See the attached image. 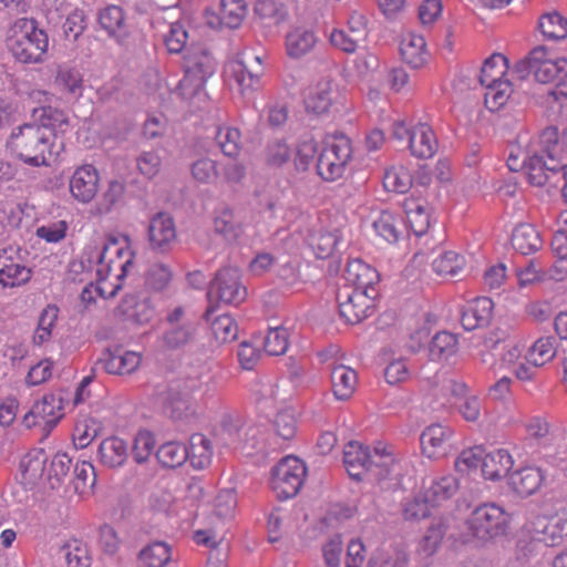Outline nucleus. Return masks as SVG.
<instances>
[{"mask_svg":"<svg viewBox=\"0 0 567 567\" xmlns=\"http://www.w3.org/2000/svg\"><path fill=\"white\" fill-rule=\"evenodd\" d=\"M539 144L547 159L536 151H511L507 166L513 172L524 169L528 182L534 186H543L551 179L556 184L563 174L560 167L567 166L561 163L567 155V126L561 132L554 126L545 128L539 136Z\"/></svg>","mask_w":567,"mask_h":567,"instance_id":"nucleus-3","label":"nucleus"},{"mask_svg":"<svg viewBox=\"0 0 567 567\" xmlns=\"http://www.w3.org/2000/svg\"><path fill=\"white\" fill-rule=\"evenodd\" d=\"M307 467L296 456L284 457L271 471V488L279 498L293 497L300 491Z\"/></svg>","mask_w":567,"mask_h":567,"instance_id":"nucleus-11","label":"nucleus"},{"mask_svg":"<svg viewBox=\"0 0 567 567\" xmlns=\"http://www.w3.org/2000/svg\"><path fill=\"white\" fill-rule=\"evenodd\" d=\"M533 530L534 538L538 542L547 546L558 545L567 536V517L565 515L537 517Z\"/></svg>","mask_w":567,"mask_h":567,"instance_id":"nucleus-25","label":"nucleus"},{"mask_svg":"<svg viewBox=\"0 0 567 567\" xmlns=\"http://www.w3.org/2000/svg\"><path fill=\"white\" fill-rule=\"evenodd\" d=\"M95 483L96 474L93 464L87 461L78 462L74 466L73 480L75 492L81 496L89 495Z\"/></svg>","mask_w":567,"mask_h":567,"instance_id":"nucleus-51","label":"nucleus"},{"mask_svg":"<svg viewBox=\"0 0 567 567\" xmlns=\"http://www.w3.org/2000/svg\"><path fill=\"white\" fill-rule=\"evenodd\" d=\"M377 296L364 290H352L351 287L340 289L337 296L340 317L347 323H360L373 313Z\"/></svg>","mask_w":567,"mask_h":567,"instance_id":"nucleus-13","label":"nucleus"},{"mask_svg":"<svg viewBox=\"0 0 567 567\" xmlns=\"http://www.w3.org/2000/svg\"><path fill=\"white\" fill-rule=\"evenodd\" d=\"M513 464V457L507 450L485 452L481 472L485 480L498 481L508 474Z\"/></svg>","mask_w":567,"mask_h":567,"instance_id":"nucleus-34","label":"nucleus"},{"mask_svg":"<svg viewBox=\"0 0 567 567\" xmlns=\"http://www.w3.org/2000/svg\"><path fill=\"white\" fill-rule=\"evenodd\" d=\"M409 150L417 158H431L439 148V142L432 126L420 122L411 127Z\"/></svg>","mask_w":567,"mask_h":567,"instance_id":"nucleus-23","label":"nucleus"},{"mask_svg":"<svg viewBox=\"0 0 567 567\" xmlns=\"http://www.w3.org/2000/svg\"><path fill=\"white\" fill-rule=\"evenodd\" d=\"M214 229L227 241L237 240L241 234V227L237 221L233 209L229 207H220L216 210L214 217Z\"/></svg>","mask_w":567,"mask_h":567,"instance_id":"nucleus-47","label":"nucleus"},{"mask_svg":"<svg viewBox=\"0 0 567 567\" xmlns=\"http://www.w3.org/2000/svg\"><path fill=\"white\" fill-rule=\"evenodd\" d=\"M371 450L357 441L349 442L343 450V463L348 474L357 480L369 470Z\"/></svg>","mask_w":567,"mask_h":567,"instance_id":"nucleus-30","label":"nucleus"},{"mask_svg":"<svg viewBox=\"0 0 567 567\" xmlns=\"http://www.w3.org/2000/svg\"><path fill=\"white\" fill-rule=\"evenodd\" d=\"M383 186L389 192L404 194L412 186V175L402 164L392 165L384 172Z\"/></svg>","mask_w":567,"mask_h":567,"instance_id":"nucleus-48","label":"nucleus"},{"mask_svg":"<svg viewBox=\"0 0 567 567\" xmlns=\"http://www.w3.org/2000/svg\"><path fill=\"white\" fill-rule=\"evenodd\" d=\"M164 44L169 53H181L189 40L186 24L182 21L173 22L163 35Z\"/></svg>","mask_w":567,"mask_h":567,"instance_id":"nucleus-52","label":"nucleus"},{"mask_svg":"<svg viewBox=\"0 0 567 567\" xmlns=\"http://www.w3.org/2000/svg\"><path fill=\"white\" fill-rule=\"evenodd\" d=\"M330 379L332 392L337 400L347 401L353 395L358 383V375L352 368L331 363Z\"/></svg>","mask_w":567,"mask_h":567,"instance_id":"nucleus-31","label":"nucleus"},{"mask_svg":"<svg viewBox=\"0 0 567 567\" xmlns=\"http://www.w3.org/2000/svg\"><path fill=\"white\" fill-rule=\"evenodd\" d=\"M12 247L0 251V287L2 289L16 288L27 284L31 278V270L20 262L13 261Z\"/></svg>","mask_w":567,"mask_h":567,"instance_id":"nucleus-20","label":"nucleus"},{"mask_svg":"<svg viewBox=\"0 0 567 567\" xmlns=\"http://www.w3.org/2000/svg\"><path fill=\"white\" fill-rule=\"evenodd\" d=\"M213 138L225 156L238 155L241 147V134L237 127L221 124L214 128Z\"/></svg>","mask_w":567,"mask_h":567,"instance_id":"nucleus-42","label":"nucleus"},{"mask_svg":"<svg viewBox=\"0 0 567 567\" xmlns=\"http://www.w3.org/2000/svg\"><path fill=\"white\" fill-rule=\"evenodd\" d=\"M402 60L412 69L423 68L430 60V52L423 35L408 32L400 43Z\"/></svg>","mask_w":567,"mask_h":567,"instance_id":"nucleus-26","label":"nucleus"},{"mask_svg":"<svg viewBox=\"0 0 567 567\" xmlns=\"http://www.w3.org/2000/svg\"><path fill=\"white\" fill-rule=\"evenodd\" d=\"M213 296L229 305H237L245 299L246 289L240 284L237 268L225 267L218 271L208 291V297Z\"/></svg>","mask_w":567,"mask_h":567,"instance_id":"nucleus-15","label":"nucleus"},{"mask_svg":"<svg viewBox=\"0 0 567 567\" xmlns=\"http://www.w3.org/2000/svg\"><path fill=\"white\" fill-rule=\"evenodd\" d=\"M237 507V497L233 488L221 489L214 502V517L212 525L194 532L193 539L197 545L216 548L224 539V522L231 518Z\"/></svg>","mask_w":567,"mask_h":567,"instance_id":"nucleus-8","label":"nucleus"},{"mask_svg":"<svg viewBox=\"0 0 567 567\" xmlns=\"http://www.w3.org/2000/svg\"><path fill=\"white\" fill-rule=\"evenodd\" d=\"M274 431L277 437L282 441H290L297 433V420L291 411L279 412L272 422Z\"/></svg>","mask_w":567,"mask_h":567,"instance_id":"nucleus-61","label":"nucleus"},{"mask_svg":"<svg viewBox=\"0 0 567 567\" xmlns=\"http://www.w3.org/2000/svg\"><path fill=\"white\" fill-rule=\"evenodd\" d=\"M147 235L152 249L161 252L172 250L177 238L173 217L166 213L153 216L148 224Z\"/></svg>","mask_w":567,"mask_h":567,"instance_id":"nucleus-17","label":"nucleus"},{"mask_svg":"<svg viewBox=\"0 0 567 567\" xmlns=\"http://www.w3.org/2000/svg\"><path fill=\"white\" fill-rule=\"evenodd\" d=\"M44 455L39 453L38 456L32 457L27 455L20 462V470L22 475V483L27 486L34 485L38 480L42 477L44 471Z\"/></svg>","mask_w":567,"mask_h":567,"instance_id":"nucleus-58","label":"nucleus"},{"mask_svg":"<svg viewBox=\"0 0 567 567\" xmlns=\"http://www.w3.org/2000/svg\"><path fill=\"white\" fill-rule=\"evenodd\" d=\"M337 91L331 81L321 80L310 91L305 100L306 110L320 115L329 111L336 100Z\"/></svg>","mask_w":567,"mask_h":567,"instance_id":"nucleus-32","label":"nucleus"},{"mask_svg":"<svg viewBox=\"0 0 567 567\" xmlns=\"http://www.w3.org/2000/svg\"><path fill=\"white\" fill-rule=\"evenodd\" d=\"M7 45L22 63H41L49 48L48 34L29 19H19L10 29Z\"/></svg>","mask_w":567,"mask_h":567,"instance_id":"nucleus-4","label":"nucleus"},{"mask_svg":"<svg viewBox=\"0 0 567 567\" xmlns=\"http://www.w3.org/2000/svg\"><path fill=\"white\" fill-rule=\"evenodd\" d=\"M464 257L455 251H444L432 262L433 270L440 276H455L464 267Z\"/></svg>","mask_w":567,"mask_h":567,"instance_id":"nucleus-54","label":"nucleus"},{"mask_svg":"<svg viewBox=\"0 0 567 567\" xmlns=\"http://www.w3.org/2000/svg\"><path fill=\"white\" fill-rule=\"evenodd\" d=\"M512 246L517 252L529 255L542 248L543 240L534 226L520 224L513 230Z\"/></svg>","mask_w":567,"mask_h":567,"instance_id":"nucleus-39","label":"nucleus"},{"mask_svg":"<svg viewBox=\"0 0 567 567\" xmlns=\"http://www.w3.org/2000/svg\"><path fill=\"white\" fill-rule=\"evenodd\" d=\"M63 415V399L60 394H45L35 402L24 420L32 417L33 425L54 426Z\"/></svg>","mask_w":567,"mask_h":567,"instance_id":"nucleus-21","label":"nucleus"},{"mask_svg":"<svg viewBox=\"0 0 567 567\" xmlns=\"http://www.w3.org/2000/svg\"><path fill=\"white\" fill-rule=\"evenodd\" d=\"M195 328L192 324L172 326L159 339L164 349H176L188 343L194 337Z\"/></svg>","mask_w":567,"mask_h":567,"instance_id":"nucleus-53","label":"nucleus"},{"mask_svg":"<svg viewBox=\"0 0 567 567\" xmlns=\"http://www.w3.org/2000/svg\"><path fill=\"white\" fill-rule=\"evenodd\" d=\"M352 154L351 141L346 135L327 137L318 155V175L326 182H334L341 178L348 169Z\"/></svg>","mask_w":567,"mask_h":567,"instance_id":"nucleus-7","label":"nucleus"},{"mask_svg":"<svg viewBox=\"0 0 567 567\" xmlns=\"http://www.w3.org/2000/svg\"><path fill=\"white\" fill-rule=\"evenodd\" d=\"M100 176L92 165H83L75 169L70 179V192L80 203L87 204L96 195Z\"/></svg>","mask_w":567,"mask_h":567,"instance_id":"nucleus-18","label":"nucleus"},{"mask_svg":"<svg viewBox=\"0 0 567 567\" xmlns=\"http://www.w3.org/2000/svg\"><path fill=\"white\" fill-rule=\"evenodd\" d=\"M372 227L380 238L389 244H393L402 236L404 223L401 216L390 210H383L373 220Z\"/></svg>","mask_w":567,"mask_h":567,"instance_id":"nucleus-37","label":"nucleus"},{"mask_svg":"<svg viewBox=\"0 0 567 567\" xmlns=\"http://www.w3.org/2000/svg\"><path fill=\"white\" fill-rule=\"evenodd\" d=\"M395 462L393 452L384 443L379 442L371 451L368 472L378 478H385L394 471Z\"/></svg>","mask_w":567,"mask_h":567,"instance_id":"nucleus-44","label":"nucleus"},{"mask_svg":"<svg viewBox=\"0 0 567 567\" xmlns=\"http://www.w3.org/2000/svg\"><path fill=\"white\" fill-rule=\"evenodd\" d=\"M458 340L455 334L441 331L431 340L429 355L432 361H442L451 358L457 352Z\"/></svg>","mask_w":567,"mask_h":567,"instance_id":"nucleus-46","label":"nucleus"},{"mask_svg":"<svg viewBox=\"0 0 567 567\" xmlns=\"http://www.w3.org/2000/svg\"><path fill=\"white\" fill-rule=\"evenodd\" d=\"M210 329L215 339L220 343L234 341L238 334V327L228 315L218 316L213 320Z\"/></svg>","mask_w":567,"mask_h":567,"instance_id":"nucleus-59","label":"nucleus"},{"mask_svg":"<svg viewBox=\"0 0 567 567\" xmlns=\"http://www.w3.org/2000/svg\"><path fill=\"white\" fill-rule=\"evenodd\" d=\"M142 362V354L136 351L116 347L103 352L97 365L109 374H131Z\"/></svg>","mask_w":567,"mask_h":567,"instance_id":"nucleus-16","label":"nucleus"},{"mask_svg":"<svg viewBox=\"0 0 567 567\" xmlns=\"http://www.w3.org/2000/svg\"><path fill=\"white\" fill-rule=\"evenodd\" d=\"M156 458L165 467L181 466L188 458L187 446L175 441L164 443L157 450Z\"/></svg>","mask_w":567,"mask_h":567,"instance_id":"nucleus-50","label":"nucleus"},{"mask_svg":"<svg viewBox=\"0 0 567 567\" xmlns=\"http://www.w3.org/2000/svg\"><path fill=\"white\" fill-rule=\"evenodd\" d=\"M184 76L178 89L184 99H193L204 90L206 81L216 71V61L203 47L192 45L184 56Z\"/></svg>","mask_w":567,"mask_h":567,"instance_id":"nucleus-6","label":"nucleus"},{"mask_svg":"<svg viewBox=\"0 0 567 567\" xmlns=\"http://www.w3.org/2000/svg\"><path fill=\"white\" fill-rule=\"evenodd\" d=\"M344 278L349 285L348 287H351L352 290L378 293L375 286L380 280L379 272L361 259H352L348 262Z\"/></svg>","mask_w":567,"mask_h":567,"instance_id":"nucleus-19","label":"nucleus"},{"mask_svg":"<svg viewBox=\"0 0 567 567\" xmlns=\"http://www.w3.org/2000/svg\"><path fill=\"white\" fill-rule=\"evenodd\" d=\"M225 74L236 82L241 94L255 91L262 74L261 58L251 53L239 54L225 65Z\"/></svg>","mask_w":567,"mask_h":567,"instance_id":"nucleus-14","label":"nucleus"},{"mask_svg":"<svg viewBox=\"0 0 567 567\" xmlns=\"http://www.w3.org/2000/svg\"><path fill=\"white\" fill-rule=\"evenodd\" d=\"M458 489L457 478L451 474L441 475L431 481L423 494L431 506L439 507L450 501Z\"/></svg>","mask_w":567,"mask_h":567,"instance_id":"nucleus-33","label":"nucleus"},{"mask_svg":"<svg viewBox=\"0 0 567 567\" xmlns=\"http://www.w3.org/2000/svg\"><path fill=\"white\" fill-rule=\"evenodd\" d=\"M318 43L316 32L305 25L292 27L285 37V50L289 58L298 60L311 53Z\"/></svg>","mask_w":567,"mask_h":567,"instance_id":"nucleus-22","label":"nucleus"},{"mask_svg":"<svg viewBox=\"0 0 567 567\" xmlns=\"http://www.w3.org/2000/svg\"><path fill=\"white\" fill-rule=\"evenodd\" d=\"M453 430L440 423L426 426L420 437L423 453L430 458L445 455Z\"/></svg>","mask_w":567,"mask_h":567,"instance_id":"nucleus-24","label":"nucleus"},{"mask_svg":"<svg viewBox=\"0 0 567 567\" xmlns=\"http://www.w3.org/2000/svg\"><path fill=\"white\" fill-rule=\"evenodd\" d=\"M56 84L74 96L82 94V75L80 71L73 68H61L58 71Z\"/></svg>","mask_w":567,"mask_h":567,"instance_id":"nucleus-64","label":"nucleus"},{"mask_svg":"<svg viewBox=\"0 0 567 567\" xmlns=\"http://www.w3.org/2000/svg\"><path fill=\"white\" fill-rule=\"evenodd\" d=\"M63 551L68 567H90L92 564V554L86 543L81 539H69Z\"/></svg>","mask_w":567,"mask_h":567,"instance_id":"nucleus-49","label":"nucleus"},{"mask_svg":"<svg viewBox=\"0 0 567 567\" xmlns=\"http://www.w3.org/2000/svg\"><path fill=\"white\" fill-rule=\"evenodd\" d=\"M128 455V447L124 440L117 436L104 439L99 446V457L103 465L115 468L122 466Z\"/></svg>","mask_w":567,"mask_h":567,"instance_id":"nucleus-36","label":"nucleus"},{"mask_svg":"<svg viewBox=\"0 0 567 567\" xmlns=\"http://www.w3.org/2000/svg\"><path fill=\"white\" fill-rule=\"evenodd\" d=\"M557 353V340L554 336L539 337L527 350L526 360L539 368L550 362Z\"/></svg>","mask_w":567,"mask_h":567,"instance_id":"nucleus-41","label":"nucleus"},{"mask_svg":"<svg viewBox=\"0 0 567 567\" xmlns=\"http://www.w3.org/2000/svg\"><path fill=\"white\" fill-rule=\"evenodd\" d=\"M156 445L155 436L147 430L138 431L133 441L132 454L136 463L143 464L148 461Z\"/></svg>","mask_w":567,"mask_h":567,"instance_id":"nucleus-57","label":"nucleus"},{"mask_svg":"<svg viewBox=\"0 0 567 567\" xmlns=\"http://www.w3.org/2000/svg\"><path fill=\"white\" fill-rule=\"evenodd\" d=\"M409 557L403 549L379 553L369 560L368 567H408Z\"/></svg>","mask_w":567,"mask_h":567,"instance_id":"nucleus-63","label":"nucleus"},{"mask_svg":"<svg viewBox=\"0 0 567 567\" xmlns=\"http://www.w3.org/2000/svg\"><path fill=\"white\" fill-rule=\"evenodd\" d=\"M260 430L254 424H247L238 414H227L223 417L218 437L223 444L231 449L256 447Z\"/></svg>","mask_w":567,"mask_h":567,"instance_id":"nucleus-12","label":"nucleus"},{"mask_svg":"<svg viewBox=\"0 0 567 567\" xmlns=\"http://www.w3.org/2000/svg\"><path fill=\"white\" fill-rule=\"evenodd\" d=\"M188 458L194 468L202 470L207 467L213 457V447L210 441L200 433L190 436L187 446Z\"/></svg>","mask_w":567,"mask_h":567,"instance_id":"nucleus-43","label":"nucleus"},{"mask_svg":"<svg viewBox=\"0 0 567 567\" xmlns=\"http://www.w3.org/2000/svg\"><path fill=\"white\" fill-rule=\"evenodd\" d=\"M408 224L416 236L424 235L430 227L427 204L422 198L409 197L403 202Z\"/></svg>","mask_w":567,"mask_h":567,"instance_id":"nucleus-35","label":"nucleus"},{"mask_svg":"<svg viewBox=\"0 0 567 567\" xmlns=\"http://www.w3.org/2000/svg\"><path fill=\"white\" fill-rule=\"evenodd\" d=\"M538 29L547 40H564L567 38V18L557 11L544 13L539 18Z\"/></svg>","mask_w":567,"mask_h":567,"instance_id":"nucleus-45","label":"nucleus"},{"mask_svg":"<svg viewBox=\"0 0 567 567\" xmlns=\"http://www.w3.org/2000/svg\"><path fill=\"white\" fill-rule=\"evenodd\" d=\"M101 430L100 423L91 417H84L75 423L73 442L76 447L85 449L97 436Z\"/></svg>","mask_w":567,"mask_h":567,"instance_id":"nucleus-56","label":"nucleus"},{"mask_svg":"<svg viewBox=\"0 0 567 567\" xmlns=\"http://www.w3.org/2000/svg\"><path fill=\"white\" fill-rule=\"evenodd\" d=\"M134 258L135 252L130 236L111 235L104 243L86 244L79 259L70 262L69 276L73 281H90V284L95 278L94 290L104 299L112 298L134 268Z\"/></svg>","mask_w":567,"mask_h":567,"instance_id":"nucleus-1","label":"nucleus"},{"mask_svg":"<svg viewBox=\"0 0 567 567\" xmlns=\"http://www.w3.org/2000/svg\"><path fill=\"white\" fill-rule=\"evenodd\" d=\"M507 71L508 60L501 53L492 54L483 63L480 82L486 90L484 100L491 111L504 106L513 93L512 83L504 79Z\"/></svg>","mask_w":567,"mask_h":567,"instance_id":"nucleus-5","label":"nucleus"},{"mask_svg":"<svg viewBox=\"0 0 567 567\" xmlns=\"http://www.w3.org/2000/svg\"><path fill=\"white\" fill-rule=\"evenodd\" d=\"M509 523L511 515L494 503L477 506L467 520L473 536L482 540L505 535Z\"/></svg>","mask_w":567,"mask_h":567,"instance_id":"nucleus-9","label":"nucleus"},{"mask_svg":"<svg viewBox=\"0 0 567 567\" xmlns=\"http://www.w3.org/2000/svg\"><path fill=\"white\" fill-rule=\"evenodd\" d=\"M493 301L487 297L476 298L462 311L461 324L466 331L486 326L492 318Z\"/></svg>","mask_w":567,"mask_h":567,"instance_id":"nucleus-29","label":"nucleus"},{"mask_svg":"<svg viewBox=\"0 0 567 567\" xmlns=\"http://www.w3.org/2000/svg\"><path fill=\"white\" fill-rule=\"evenodd\" d=\"M58 316L59 309L56 306L49 305L42 310L39 318L38 328L33 336V341L35 344H43L51 338L52 329L55 326Z\"/></svg>","mask_w":567,"mask_h":567,"instance_id":"nucleus-55","label":"nucleus"},{"mask_svg":"<svg viewBox=\"0 0 567 567\" xmlns=\"http://www.w3.org/2000/svg\"><path fill=\"white\" fill-rule=\"evenodd\" d=\"M173 558V549L165 542H153L138 554L141 567H166Z\"/></svg>","mask_w":567,"mask_h":567,"instance_id":"nucleus-40","label":"nucleus"},{"mask_svg":"<svg viewBox=\"0 0 567 567\" xmlns=\"http://www.w3.org/2000/svg\"><path fill=\"white\" fill-rule=\"evenodd\" d=\"M70 127L66 115L58 110L43 111L41 124H24L12 131L7 143L17 158L30 166H47L55 161L63 142H55L58 134Z\"/></svg>","mask_w":567,"mask_h":567,"instance_id":"nucleus-2","label":"nucleus"},{"mask_svg":"<svg viewBox=\"0 0 567 567\" xmlns=\"http://www.w3.org/2000/svg\"><path fill=\"white\" fill-rule=\"evenodd\" d=\"M100 27L117 43L124 44L128 29L123 9L115 4H109L101 9L97 16Z\"/></svg>","mask_w":567,"mask_h":567,"instance_id":"nucleus-27","label":"nucleus"},{"mask_svg":"<svg viewBox=\"0 0 567 567\" xmlns=\"http://www.w3.org/2000/svg\"><path fill=\"white\" fill-rule=\"evenodd\" d=\"M172 277V270L167 265L153 264L145 274V284L153 290H163L168 286Z\"/></svg>","mask_w":567,"mask_h":567,"instance_id":"nucleus-62","label":"nucleus"},{"mask_svg":"<svg viewBox=\"0 0 567 567\" xmlns=\"http://www.w3.org/2000/svg\"><path fill=\"white\" fill-rule=\"evenodd\" d=\"M532 60L536 63L535 79L539 83H555L548 93L555 100L567 97V59H549L544 47L532 50Z\"/></svg>","mask_w":567,"mask_h":567,"instance_id":"nucleus-10","label":"nucleus"},{"mask_svg":"<svg viewBox=\"0 0 567 567\" xmlns=\"http://www.w3.org/2000/svg\"><path fill=\"white\" fill-rule=\"evenodd\" d=\"M247 13V7L244 0H221L219 17L206 12L207 24L212 28L225 25L227 28H237L241 24Z\"/></svg>","mask_w":567,"mask_h":567,"instance_id":"nucleus-28","label":"nucleus"},{"mask_svg":"<svg viewBox=\"0 0 567 567\" xmlns=\"http://www.w3.org/2000/svg\"><path fill=\"white\" fill-rule=\"evenodd\" d=\"M543 473L538 467H524L511 474L509 485L522 496L534 494L542 485Z\"/></svg>","mask_w":567,"mask_h":567,"instance_id":"nucleus-38","label":"nucleus"},{"mask_svg":"<svg viewBox=\"0 0 567 567\" xmlns=\"http://www.w3.org/2000/svg\"><path fill=\"white\" fill-rule=\"evenodd\" d=\"M485 450L482 446H474L461 452L455 461V468L460 473H471L478 467L482 468Z\"/></svg>","mask_w":567,"mask_h":567,"instance_id":"nucleus-60","label":"nucleus"}]
</instances>
